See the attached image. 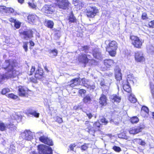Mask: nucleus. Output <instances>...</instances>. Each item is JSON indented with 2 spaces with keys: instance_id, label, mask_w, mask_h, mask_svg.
<instances>
[{
  "instance_id": "412c9836",
  "label": "nucleus",
  "mask_w": 154,
  "mask_h": 154,
  "mask_svg": "<svg viewBox=\"0 0 154 154\" xmlns=\"http://www.w3.org/2000/svg\"><path fill=\"white\" fill-rule=\"evenodd\" d=\"M149 109L145 106H143L141 108L140 114L143 117H147L148 116Z\"/></svg>"
},
{
  "instance_id": "9d476101",
  "label": "nucleus",
  "mask_w": 154,
  "mask_h": 154,
  "mask_svg": "<svg viewBox=\"0 0 154 154\" xmlns=\"http://www.w3.org/2000/svg\"><path fill=\"white\" fill-rule=\"evenodd\" d=\"M21 135L23 139L26 140H30L33 138V134L30 131L26 130L21 134Z\"/></svg>"
},
{
  "instance_id": "473e14b6",
  "label": "nucleus",
  "mask_w": 154,
  "mask_h": 154,
  "mask_svg": "<svg viewBox=\"0 0 154 154\" xmlns=\"http://www.w3.org/2000/svg\"><path fill=\"white\" fill-rule=\"evenodd\" d=\"M29 113L36 118H38L39 116V113L34 110H31L29 112Z\"/></svg>"
},
{
  "instance_id": "8fccbe9b",
  "label": "nucleus",
  "mask_w": 154,
  "mask_h": 154,
  "mask_svg": "<svg viewBox=\"0 0 154 154\" xmlns=\"http://www.w3.org/2000/svg\"><path fill=\"white\" fill-rule=\"evenodd\" d=\"M148 25L150 27L154 28V20L149 22Z\"/></svg>"
},
{
  "instance_id": "bf43d9fd",
  "label": "nucleus",
  "mask_w": 154,
  "mask_h": 154,
  "mask_svg": "<svg viewBox=\"0 0 154 154\" xmlns=\"http://www.w3.org/2000/svg\"><path fill=\"white\" fill-rule=\"evenodd\" d=\"M106 75L109 77H111L113 73L111 72H107L106 73Z\"/></svg>"
},
{
  "instance_id": "7c9ffc66",
  "label": "nucleus",
  "mask_w": 154,
  "mask_h": 154,
  "mask_svg": "<svg viewBox=\"0 0 154 154\" xmlns=\"http://www.w3.org/2000/svg\"><path fill=\"white\" fill-rule=\"evenodd\" d=\"M133 142H137L141 146H144L146 144L145 142L140 139H135L133 140Z\"/></svg>"
},
{
  "instance_id": "de8ad7c7",
  "label": "nucleus",
  "mask_w": 154,
  "mask_h": 154,
  "mask_svg": "<svg viewBox=\"0 0 154 154\" xmlns=\"http://www.w3.org/2000/svg\"><path fill=\"white\" fill-rule=\"evenodd\" d=\"M88 144H85L81 146V149L83 150H86L88 147Z\"/></svg>"
},
{
  "instance_id": "ddd939ff",
  "label": "nucleus",
  "mask_w": 154,
  "mask_h": 154,
  "mask_svg": "<svg viewBox=\"0 0 154 154\" xmlns=\"http://www.w3.org/2000/svg\"><path fill=\"white\" fill-rule=\"evenodd\" d=\"M28 90L26 87L22 86L19 87L18 91L20 96H25L27 94Z\"/></svg>"
},
{
  "instance_id": "f03ea898",
  "label": "nucleus",
  "mask_w": 154,
  "mask_h": 154,
  "mask_svg": "<svg viewBox=\"0 0 154 154\" xmlns=\"http://www.w3.org/2000/svg\"><path fill=\"white\" fill-rule=\"evenodd\" d=\"M38 154L35 152H31V154H53L52 148L49 146L44 145H39L38 146Z\"/></svg>"
},
{
  "instance_id": "c03bdc74",
  "label": "nucleus",
  "mask_w": 154,
  "mask_h": 154,
  "mask_svg": "<svg viewBox=\"0 0 154 154\" xmlns=\"http://www.w3.org/2000/svg\"><path fill=\"white\" fill-rule=\"evenodd\" d=\"M14 26L15 28L18 29L20 27V23L18 21L16 20L14 22Z\"/></svg>"
},
{
  "instance_id": "13d9d810",
  "label": "nucleus",
  "mask_w": 154,
  "mask_h": 154,
  "mask_svg": "<svg viewBox=\"0 0 154 154\" xmlns=\"http://www.w3.org/2000/svg\"><path fill=\"white\" fill-rule=\"evenodd\" d=\"M90 62L92 65H96L97 63L96 62V61L94 60H90Z\"/></svg>"
},
{
  "instance_id": "680f3d73",
  "label": "nucleus",
  "mask_w": 154,
  "mask_h": 154,
  "mask_svg": "<svg viewBox=\"0 0 154 154\" xmlns=\"http://www.w3.org/2000/svg\"><path fill=\"white\" fill-rule=\"evenodd\" d=\"M9 21L11 22H13L14 23L15 21L16 20L14 19L13 18H11L9 19Z\"/></svg>"
},
{
  "instance_id": "864d4df0",
  "label": "nucleus",
  "mask_w": 154,
  "mask_h": 154,
  "mask_svg": "<svg viewBox=\"0 0 154 154\" xmlns=\"http://www.w3.org/2000/svg\"><path fill=\"white\" fill-rule=\"evenodd\" d=\"M142 18L143 20L146 19L148 18L147 16V14L146 13H143L142 15Z\"/></svg>"
},
{
  "instance_id": "b1692460",
  "label": "nucleus",
  "mask_w": 154,
  "mask_h": 154,
  "mask_svg": "<svg viewBox=\"0 0 154 154\" xmlns=\"http://www.w3.org/2000/svg\"><path fill=\"white\" fill-rule=\"evenodd\" d=\"M104 64L107 68H109L112 66L114 64L113 61L111 59H107L104 60Z\"/></svg>"
},
{
  "instance_id": "2eb2a0df",
  "label": "nucleus",
  "mask_w": 154,
  "mask_h": 154,
  "mask_svg": "<svg viewBox=\"0 0 154 154\" xmlns=\"http://www.w3.org/2000/svg\"><path fill=\"white\" fill-rule=\"evenodd\" d=\"M81 81L82 84L84 85L85 87H87V88L90 91H93V90L95 88V85H91L88 84L87 83V80L85 79H81Z\"/></svg>"
},
{
  "instance_id": "5701e85b",
  "label": "nucleus",
  "mask_w": 154,
  "mask_h": 154,
  "mask_svg": "<svg viewBox=\"0 0 154 154\" xmlns=\"http://www.w3.org/2000/svg\"><path fill=\"white\" fill-rule=\"evenodd\" d=\"M80 80L79 79L77 78L72 79L70 82V86L72 87H73L75 85L79 84Z\"/></svg>"
},
{
  "instance_id": "72a5a7b5",
  "label": "nucleus",
  "mask_w": 154,
  "mask_h": 154,
  "mask_svg": "<svg viewBox=\"0 0 154 154\" xmlns=\"http://www.w3.org/2000/svg\"><path fill=\"white\" fill-rule=\"evenodd\" d=\"M129 100L132 103H134L137 101V99L134 96V95L132 94H131L129 97Z\"/></svg>"
},
{
  "instance_id": "5fc2aeb1",
  "label": "nucleus",
  "mask_w": 154,
  "mask_h": 154,
  "mask_svg": "<svg viewBox=\"0 0 154 154\" xmlns=\"http://www.w3.org/2000/svg\"><path fill=\"white\" fill-rule=\"evenodd\" d=\"M57 122L59 123H61L63 122V120L62 119L58 116L57 117V119L56 120Z\"/></svg>"
},
{
  "instance_id": "c85d7f7f",
  "label": "nucleus",
  "mask_w": 154,
  "mask_h": 154,
  "mask_svg": "<svg viewBox=\"0 0 154 154\" xmlns=\"http://www.w3.org/2000/svg\"><path fill=\"white\" fill-rule=\"evenodd\" d=\"M91 98L90 96L89 95H86L83 99V101L85 103L89 104L91 102Z\"/></svg>"
},
{
  "instance_id": "c756f323",
  "label": "nucleus",
  "mask_w": 154,
  "mask_h": 154,
  "mask_svg": "<svg viewBox=\"0 0 154 154\" xmlns=\"http://www.w3.org/2000/svg\"><path fill=\"white\" fill-rule=\"evenodd\" d=\"M134 79L131 75H128L127 76V80L126 82L131 84H133Z\"/></svg>"
},
{
  "instance_id": "f257e3e1",
  "label": "nucleus",
  "mask_w": 154,
  "mask_h": 154,
  "mask_svg": "<svg viewBox=\"0 0 154 154\" xmlns=\"http://www.w3.org/2000/svg\"><path fill=\"white\" fill-rule=\"evenodd\" d=\"M16 61L12 60H5L2 65V68L7 71L4 74L0 75V83L6 79L16 77L19 73L16 70Z\"/></svg>"
},
{
  "instance_id": "6ab92c4d",
  "label": "nucleus",
  "mask_w": 154,
  "mask_h": 154,
  "mask_svg": "<svg viewBox=\"0 0 154 154\" xmlns=\"http://www.w3.org/2000/svg\"><path fill=\"white\" fill-rule=\"evenodd\" d=\"M115 78L117 81H120L122 79V74L121 69L119 67H116L115 69Z\"/></svg>"
},
{
  "instance_id": "052dcab7",
  "label": "nucleus",
  "mask_w": 154,
  "mask_h": 154,
  "mask_svg": "<svg viewBox=\"0 0 154 154\" xmlns=\"http://www.w3.org/2000/svg\"><path fill=\"white\" fill-rule=\"evenodd\" d=\"M88 48V46H84V47H82V50L83 51H85H85H87V50Z\"/></svg>"
},
{
  "instance_id": "49530a36",
  "label": "nucleus",
  "mask_w": 154,
  "mask_h": 154,
  "mask_svg": "<svg viewBox=\"0 0 154 154\" xmlns=\"http://www.w3.org/2000/svg\"><path fill=\"white\" fill-rule=\"evenodd\" d=\"M35 68L34 66H32L30 71L28 72V74L29 75H31L33 74L35 71Z\"/></svg>"
},
{
  "instance_id": "58836bf2",
  "label": "nucleus",
  "mask_w": 154,
  "mask_h": 154,
  "mask_svg": "<svg viewBox=\"0 0 154 154\" xmlns=\"http://www.w3.org/2000/svg\"><path fill=\"white\" fill-rule=\"evenodd\" d=\"M69 20L71 22H74L75 21L76 19L72 13L70 15Z\"/></svg>"
},
{
  "instance_id": "0eeeda50",
  "label": "nucleus",
  "mask_w": 154,
  "mask_h": 154,
  "mask_svg": "<svg viewBox=\"0 0 154 154\" xmlns=\"http://www.w3.org/2000/svg\"><path fill=\"white\" fill-rule=\"evenodd\" d=\"M105 44H108L106 47V50H109V49L116 50L118 48L117 43L115 41L109 42V41H106L105 42Z\"/></svg>"
},
{
  "instance_id": "774afa93",
  "label": "nucleus",
  "mask_w": 154,
  "mask_h": 154,
  "mask_svg": "<svg viewBox=\"0 0 154 154\" xmlns=\"http://www.w3.org/2000/svg\"><path fill=\"white\" fill-rule=\"evenodd\" d=\"M152 94H154L153 91L152 92Z\"/></svg>"
},
{
  "instance_id": "6e6552de",
  "label": "nucleus",
  "mask_w": 154,
  "mask_h": 154,
  "mask_svg": "<svg viewBox=\"0 0 154 154\" xmlns=\"http://www.w3.org/2000/svg\"><path fill=\"white\" fill-rule=\"evenodd\" d=\"M55 10V8L52 5H45L42 8V12L48 14H52Z\"/></svg>"
},
{
  "instance_id": "2f4dec72",
  "label": "nucleus",
  "mask_w": 154,
  "mask_h": 154,
  "mask_svg": "<svg viewBox=\"0 0 154 154\" xmlns=\"http://www.w3.org/2000/svg\"><path fill=\"white\" fill-rule=\"evenodd\" d=\"M50 56L51 57H54L56 56L57 54V51L56 49L50 50L49 51Z\"/></svg>"
},
{
  "instance_id": "f704fd0d",
  "label": "nucleus",
  "mask_w": 154,
  "mask_h": 154,
  "mask_svg": "<svg viewBox=\"0 0 154 154\" xmlns=\"http://www.w3.org/2000/svg\"><path fill=\"white\" fill-rule=\"evenodd\" d=\"M14 11V10L11 8H7L5 6V12L6 13H12Z\"/></svg>"
},
{
  "instance_id": "bb28decb",
  "label": "nucleus",
  "mask_w": 154,
  "mask_h": 154,
  "mask_svg": "<svg viewBox=\"0 0 154 154\" xmlns=\"http://www.w3.org/2000/svg\"><path fill=\"white\" fill-rule=\"evenodd\" d=\"M130 83L126 82V84H123V88L128 93H130L131 91V88L130 87L129 85Z\"/></svg>"
},
{
  "instance_id": "20e7f679",
  "label": "nucleus",
  "mask_w": 154,
  "mask_h": 154,
  "mask_svg": "<svg viewBox=\"0 0 154 154\" xmlns=\"http://www.w3.org/2000/svg\"><path fill=\"white\" fill-rule=\"evenodd\" d=\"M86 14L88 17H94L99 12V10L96 7L91 5L88 6L86 10Z\"/></svg>"
},
{
  "instance_id": "dca6fc26",
  "label": "nucleus",
  "mask_w": 154,
  "mask_h": 154,
  "mask_svg": "<svg viewBox=\"0 0 154 154\" xmlns=\"http://www.w3.org/2000/svg\"><path fill=\"white\" fill-rule=\"evenodd\" d=\"M78 60L80 62L86 64L87 63L89 60L87 57V56L85 54H81L80 55Z\"/></svg>"
},
{
  "instance_id": "a211bd4d",
  "label": "nucleus",
  "mask_w": 154,
  "mask_h": 154,
  "mask_svg": "<svg viewBox=\"0 0 154 154\" xmlns=\"http://www.w3.org/2000/svg\"><path fill=\"white\" fill-rule=\"evenodd\" d=\"M23 38L26 39L30 38L32 37V32L31 30L25 31L22 33Z\"/></svg>"
},
{
  "instance_id": "e433bc0d",
  "label": "nucleus",
  "mask_w": 154,
  "mask_h": 154,
  "mask_svg": "<svg viewBox=\"0 0 154 154\" xmlns=\"http://www.w3.org/2000/svg\"><path fill=\"white\" fill-rule=\"evenodd\" d=\"M139 121V119L137 116L133 117L131 119V121L132 123H137Z\"/></svg>"
},
{
  "instance_id": "aec40b11",
  "label": "nucleus",
  "mask_w": 154,
  "mask_h": 154,
  "mask_svg": "<svg viewBox=\"0 0 154 154\" xmlns=\"http://www.w3.org/2000/svg\"><path fill=\"white\" fill-rule=\"evenodd\" d=\"M93 54L94 57L100 60L102 58V56L98 48H96L94 49Z\"/></svg>"
},
{
  "instance_id": "09e8293b",
  "label": "nucleus",
  "mask_w": 154,
  "mask_h": 154,
  "mask_svg": "<svg viewBox=\"0 0 154 154\" xmlns=\"http://www.w3.org/2000/svg\"><path fill=\"white\" fill-rule=\"evenodd\" d=\"M28 44V42H24L23 43V47L25 51L26 52L27 51V45Z\"/></svg>"
},
{
  "instance_id": "1a4fd4ad",
  "label": "nucleus",
  "mask_w": 154,
  "mask_h": 154,
  "mask_svg": "<svg viewBox=\"0 0 154 154\" xmlns=\"http://www.w3.org/2000/svg\"><path fill=\"white\" fill-rule=\"evenodd\" d=\"M6 128H9L11 131L16 129V127L14 125L11 123H10V124H7L5 125L2 122L0 121V130L4 131L5 130Z\"/></svg>"
},
{
  "instance_id": "3c124183",
  "label": "nucleus",
  "mask_w": 154,
  "mask_h": 154,
  "mask_svg": "<svg viewBox=\"0 0 154 154\" xmlns=\"http://www.w3.org/2000/svg\"><path fill=\"white\" fill-rule=\"evenodd\" d=\"M5 6H0V13H3L5 12Z\"/></svg>"
},
{
  "instance_id": "4c0bfd02",
  "label": "nucleus",
  "mask_w": 154,
  "mask_h": 154,
  "mask_svg": "<svg viewBox=\"0 0 154 154\" xmlns=\"http://www.w3.org/2000/svg\"><path fill=\"white\" fill-rule=\"evenodd\" d=\"M116 50L109 49V50H106V51L108 52L110 56L113 57L115 56L116 54Z\"/></svg>"
},
{
  "instance_id": "7ed1b4c3",
  "label": "nucleus",
  "mask_w": 154,
  "mask_h": 154,
  "mask_svg": "<svg viewBox=\"0 0 154 154\" xmlns=\"http://www.w3.org/2000/svg\"><path fill=\"white\" fill-rule=\"evenodd\" d=\"M85 125L87 127L85 129L86 131L93 136L95 131L99 129V128L101 125L100 124L98 121H97L93 124V127L91 126V124L88 121L85 122Z\"/></svg>"
},
{
  "instance_id": "423d86ee",
  "label": "nucleus",
  "mask_w": 154,
  "mask_h": 154,
  "mask_svg": "<svg viewBox=\"0 0 154 154\" xmlns=\"http://www.w3.org/2000/svg\"><path fill=\"white\" fill-rule=\"evenodd\" d=\"M56 6L59 8L66 10L68 8L69 3L68 0H55Z\"/></svg>"
},
{
  "instance_id": "603ef678",
  "label": "nucleus",
  "mask_w": 154,
  "mask_h": 154,
  "mask_svg": "<svg viewBox=\"0 0 154 154\" xmlns=\"http://www.w3.org/2000/svg\"><path fill=\"white\" fill-rule=\"evenodd\" d=\"M101 122L105 125L106 124L108 123L107 121L106 120V119L104 117H103L101 119Z\"/></svg>"
},
{
  "instance_id": "4be33fe9",
  "label": "nucleus",
  "mask_w": 154,
  "mask_h": 154,
  "mask_svg": "<svg viewBox=\"0 0 154 154\" xmlns=\"http://www.w3.org/2000/svg\"><path fill=\"white\" fill-rule=\"evenodd\" d=\"M106 98V96L103 94L100 97L99 103L103 106H105L107 104Z\"/></svg>"
},
{
  "instance_id": "4d7b16f0",
  "label": "nucleus",
  "mask_w": 154,
  "mask_h": 154,
  "mask_svg": "<svg viewBox=\"0 0 154 154\" xmlns=\"http://www.w3.org/2000/svg\"><path fill=\"white\" fill-rule=\"evenodd\" d=\"M86 114L89 119H91L93 116L92 115L91 113L87 112H86Z\"/></svg>"
},
{
  "instance_id": "f3484780",
  "label": "nucleus",
  "mask_w": 154,
  "mask_h": 154,
  "mask_svg": "<svg viewBox=\"0 0 154 154\" xmlns=\"http://www.w3.org/2000/svg\"><path fill=\"white\" fill-rule=\"evenodd\" d=\"M142 130V128L140 126L136 127H133L130 129L129 132L131 134H136L141 132Z\"/></svg>"
},
{
  "instance_id": "e2e57ef3",
  "label": "nucleus",
  "mask_w": 154,
  "mask_h": 154,
  "mask_svg": "<svg viewBox=\"0 0 154 154\" xmlns=\"http://www.w3.org/2000/svg\"><path fill=\"white\" fill-rule=\"evenodd\" d=\"M18 2L21 4H23L24 2V0H17Z\"/></svg>"
},
{
  "instance_id": "ea45409f",
  "label": "nucleus",
  "mask_w": 154,
  "mask_h": 154,
  "mask_svg": "<svg viewBox=\"0 0 154 154\" xmlns=\"http://www.w3.org/2000/svg\"><path fill=\"white\" fill-rule=\"evenodd\" d=\"M86 92V91L84 89H80L79 91V93L81 97L84 96Z\"/></svg>"
},
{
  "instance_id": "c9c22d12",
  "label": "nucleus",
  "mask_w": 154,
  "mask_h": 154,
  "mask_svg": "<svg viewBox=\"0 0 154 154\" xmlns=\"http://www.w3.org/2000/svg\"><path fill=\"white\" fill-rule=\"evenodd\" d=\"M46 26L50 28H53L54 26L53 22L51 20H48L46 22Z\"/></svg>"
},
{
  "instance_id": "a18cd8bd",
  "label": "nucleus",
  "mask_w": 154,
  "mask_h": 154,
  "mask_svg": "<svg viewBox=\"0 0 154 154\" xmlns=\"http://www.w3.org/2000/svg\"><path fill=\"white\" fill-rule=\"evenodd\" d=\"M10 91L9 89L5 88L3 89L2 90V94H5Z\"/></svg>"
},
{
  "instance_id": "6e6d98bb",
  "label": "nucleus",
  "mask_w": 154,
  "mask_h": 154,
  "mask_svg": "<svg viewBox=\"0 0 154 154\" xmlns=\"http://www.w3.org/2000/svg\"><path fill=\"white\" fill-rule=\"evenodd\" d=\"M76 146V145L75 144H71L70 146H69V148L70 150H73L74 148Z\"/></svg>"
},
{
  "instance_id": "338daca9",
  "label": "nucleus",
  "mask_w": 154,
  "mask_h": 154,
  "mask_svg": "<svg viewBox=\"0 0 154 154\" xmlns=\"http://www.w3.org/2000/svg\"><path fill=\"white\" fill-rule=\"evenodd\" d=\"M151 51H152V49H153V47L152 46H151Z\"/></svg>"
},
{
  "instance_id": "69168bd1",
  "label": "nucleus",
  "mask_w": 154,
  "mask_h": 154,
  "mask_svg": "<svg viewBox=\"0 0 154 154\" xmlns=\"http://www.w3.org/2000/svg\"><path fill=\"white\" fill-rule=\"evenodd\" d=\"M152 115L153 116V118H154V112H152Z\"/></svg>"
},
{
  "instance_id": "393cba45",
  "label": "nucleus",
  "mask_w": 154,
  "mask_h": 154,
  "mask_svg": "<svg viewBox=\"0 0 154 154\" xmlns=\"http://www.w3.org/2000/svg\"><path fill=\"white\" fill-rule=\"evenodd\" d=\"M110 98L112 102L119 103L120 102L121 98L116 94L113 95L110 97Z\"/></svg>"
},
{
  "instance_id": "37998d69",
  "label": "nucleus",
  "mask_w": 154,
  "mask_h": 154,
  "mask_svg": "<svg viewBox=\"0 0 154 154\" xmlns=\"http://www.w3.org/2000/svg\"><path fill=\"white\" fill-rule=\"evenodd\" d=\"M28 4L30 8L33 9H35L36 6L34 3L29 2L28 3Z\"/></svg>"
},
{
  "instance_id": "79ce46f5",
  "label": "nucleus",
  "mask_w": 154,
  "mask_h": 154,
  "mask_svg": "<svg viewBox=\"0 0 154 154\" xmlns=\"http://www.w3.org/2000/svg\"><path fill=\"white\" fill-rule=\"evenodd\" d=\"M112 149L115 151L117 152H119L121 151V148L119 146H115Z\"/></svg>"
},
{
  "instance_id": "a878e982",
  "label": "nucleus",
  "mask_w": 154,
  "mask_h": 154,
  "mask_svg": "<svg viewBox=\"0 0 154 154\" xmlns=\"http://www.w3.org/2000/svg\"><path fill=\"white\" fill-rule=\"evenodd\" d=\"M12 119L18 120L21 119V116L20 112H14L11 116Z\"/></svg>"
},
{
  "instance_id": "9b49d317",
  "label": "nucleus",
  "mask_w": 154,
  "mask_h": 154,
  "mask_svg": "<svg viewBox=\"0 0 154 154\" xmlns=\"http://www.w3.org/2000/svg\"><path fill=\"white\" fill-rule=\"evenodd\" d=\"M135 59L137 62H142L145 60L143 53L140 51H137L135 53Z\"/></svg>"
},
{
  "instance_id": "0e129e2a",
  "label": "nucleus",
  "mask_w": 154,
  "mask_h": 154,
  "mask_svg": "<svg viewBox=\"0 0 154 154\" xmlns=\"http://www.w3.org/2000/svg\"><path fill=\"white\" fill-rule=\"evenodd\" d=\"M29 43H30V44L31 46H34V43L33 41H30L29 42Z\"/></svg>"
},
{
  "instance_id": "f8f14e48",
  "label": "nucleus",
  "mask_w": 154,
  "mask_h": 154,
  "mask_svg": "<svg viewBox=\"0 0 154 154\" xmlns=\"http://www.w3.org/2000/svg\"><path fill=\"white\" fill-rule=\"evenodd\" d=\"M39 140L44 143L50 146H52L53 143L52 140L46 136H43L39 138Z\"/></svg>"
},
{
  "instance_id": "a19ab883",
  "label": "nucleus",
  "mask_w": 154,
  "mask_h": 154,
  "mask_svg": "<svg viewBox=\"0 0 154 154\" xmlns=\"http://www.w3.org/2000/svg\"><path fill=\"white\" fill-rule=\"evenodd\" d=\"M8 97H9L14 99H16L17 98V96L14 95L12 93L10 94L7 95Z\"/></svg>"
},
{
  "instance_id": "4468645a",
  "label": "nucleus",
  "mask_w": 154,
  "mask_h": 154,
  "mask_svg": "<svg viewBox=\"0 0 154 154\" xmlns=\"http://www.w3.org/2000/svg\"><path fill=\"white\" fill-rule=\"evenodd\" d=\"M27 19L29 23H35L38 21V18L35 14H31L28 16Z\"/></svg>"
},
{
  "instance_id": "cd10ccee",
  "label": "nucleus",
  "mask_w": 154,
  "mask_h": 154,
  "mask_svg": "<svg viewBox=\"0 0 154 154\" xmlns=\"http://www.w3.org/2000/svg\"><path fill=\"white\" fill-rule=\"evenodd\" d=\"M43 70L41 69H38L35 72V77L36 78H39L40 76H41L43 75Z\"/></svg>"
},
{
  "instance_id": "39448f33",
  "label": "nucleus",
  "mask_w": 154,
  "mask_h": 154,
  "mask_svg": "<svg viewBox=\"0 0 154 154\" xmlns=\"http://www.w3.org/2000/svg\"><path fill=\"white\" fill-rule=\"evenodd\" d=\"M130 38L131 41V43L134 47L137 48H140L143 41L140 40L137 36L131 35Z\"/></svg>"
}]
</instances>
